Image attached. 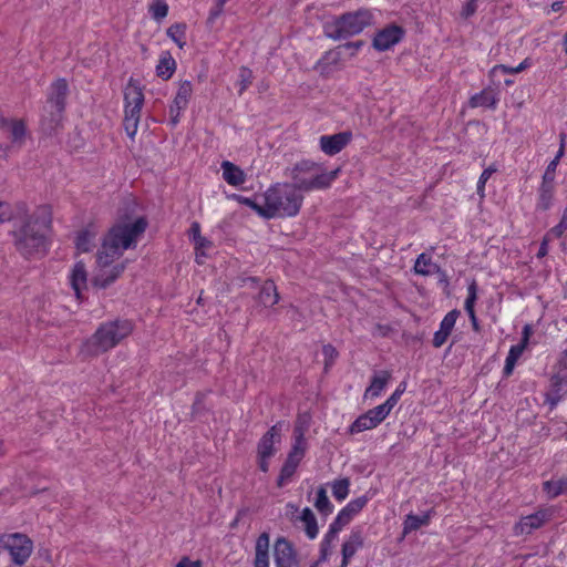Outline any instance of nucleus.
I'll list each match as a JSON object with an SVG mask.
<instances>
[{"label": "nucleus", "mask_w": 567, "mask_h": 567, "mask_svg": "<svg viewBox=\"0 0 567 567\" xmlns=\"http://www.w3.org/2000/svg\"><path fill=\"white\" fill-rule=\"evenodd\" d=\"M146 227L145 218L140 217L132 224H116L109 230L96 254V267L92 278L94 287L105 289L120 278L126 264L118 259L125 250L136 246Z\"/></svg>", "instance_id": "1"}, {"label": "nucleus", "mask_w": 567, "mask_h": 567, "mask_svg": "<svg viewBox=\"0 0 567 567\" xmlns=\"http://www.w3.org/2000/svg\"><path fill=\"white\" fill-rule=\"evenodd\" d=\"M52 223L49 206H39L12 230L16 249L25 258L41 257L48 251V234Z\"/></svg>", "instance_id": "2"}, {"label": "nucleus", "mask_w": 567, "mask_h": 567, "mask_svg": "<svg viewBox=\"0 0 567 567\" xmlns=\"http://www.w3.org/2000/svg\"><path fill=\"white\" fill-rule=\"evenodd\" d=\"M69 84L65 79H58L47 90L45 102L40 113V130L51 137L63 126Z\"/></svg>", "instance_id": "3"}, {"label": "nucleus", "mask_w": 567, "mask_h": 567, "mask_svg": "<svg viewBox=\"0 0 567 567\" xmlns=\"http://www.w3.org/2000/svg\"><path fill=\"white\" fill-rule=\"evenodd\" d=\"M133 331V323L126 319L107 321L83 342L81 353L85 357H96L115 348L122 340Z\"/></svg>", "instance_id": "4"}, {"label": "nucleus", "mask_w": 567, "mask_h": 567, "mask_svg": "<svg viewBox=\"0 0 567 567\" xmlns=\"http://www.w3.org/2000/svg\"><path fill=\"white\" fill-rule=\"evenodd\" d=\"M262 199L265 218H282L296 216L301 208L303 197L290 184H279L270 187Z\"/></svg>", "instance_id": "5"}, {"label": "nucleus", "mask_w": 567, "mask_h": 567, "mask_svg": "<svg viewBox=\"0 0 567 567\" xmlns=\"http://www.w3.org/2000/svg\"><path fill=\"white\" fill-rule=\"evenodd\" d=\"M338 174L339 169L327 171L317 163L301 161L291 168L290 176L293 181L291 186H293L297 192L324 189L332 184Z\"/></svg>", "instance_id": "6"}, {"label": "nucleus", "mask_w": 567, "mask_h": 567, "mask_svg": "<svg viewBox=\"0 0 567 567\" xmlns=\"http://www.w3.org/2000/svg\"><path fill=\"white\" fill-rule=\"evenodd\" d=\"M373 21L374 16L371 10L360 9L328 21L324 24V32L329 38L339 40L359 34Z\"/></svg>", "instance_id": "7"}, {"label": "nucleus", "mask_w": 567, "mask_h": 567, "mask_svg": "<svg viewBox=\"0 0 567 567\" xmlns=\"http://www.w3.org/2000/svg\"><path fill=\"white\" fill-rule=\"evenodd\" d=\"M0 548L6 550L16 566H23L33 553L32 539L22 533H8L0 536Z\"/></svg>", "instance_id": "8"}, {"label": "nucleus", "mask_w": 567, "mask_h": 567, "mask_svg": "<svg viewBox=\"0 0 567 567\" xmlns=\"http://www.w3.org/2000/svg\"><path fill=\"white\" fill-rule=\"evenodd\" d=\"M305 432L306 430L303 429V426L299 424L296 425L293 430V442L291 445V450L278 477L279 486H284L292 477L300 462L305 457L306 451L308 449Z\"/></svg>", "instance_id": "9"}, {"label": "nucleus", "mask_w": 567, "mask_h": 567, "mask_svg": "<svg viewBox=\"0 0 567 567\" xmlns=\"http://www.w3.org/2000/svg\"><path fill=\"white\" fill-rule=\"evenodd\" d=\"M390 413L391 412L383 404L370 409L364 414L355 419V421L350 425L349 432L351 434H357L375 429L389 416Z\"/></svg>", "instance_id": "10"}, {"label": "nucleus", "mask_w": 567, "mask_h": 567, "mask_svg": "<svg viewBox=\"0 0 567 567\" xmlns=\"http://www.w3.org/2000/svg\"><path fill=\"white\" fill-rule=\"evenodd\" d=\"M403 35L404 30L401 27L390 24L375 33L372 45L378 51H386L399 43Z\"/></svg>", "instance_id": "11"}, {"label": "nucleus", "mask_w": 567, "mask_h": 567, "mask_svg": "<svg viewBox=\"0 0 567 567\" xmlns=\"http://www.w3.org/2000/svg\"><path fill=\"white\" fill-rule=\"evenodd\" d=\"M274 556L276 567H297L298 560L296 551L290 542L280 537L276 540L274 546Z\"/></svg>", "instance_id": "12"}, {"label": "nucleus", "mask_w": 567, "mask_h": 567, "mask_svg": "<svg viewBox=\"0 0 567 567\" xmlns=\"http://www.w3.org/2000/svg\"><path fill=\"white\" fill-rule=\"evenodd\" d=\"M281 441V424L274 425L259 441L258 456L271 457L276 453V443Z\"/></svg>", "instance_id": "13"}, {"label": "nucleus", "mask_w": 567, "mask_h": 567, "mask_svg": "<svg viewBox=\"0 0 567 567\" xmlns=\"http://www.w3.org/2000/svg\"><path fill=\"white\" fill-rule=\"evenodd\" d=\"M69 282L76 299H81L82 292L87 288V272L83 261H78L69 274Z\"/></svg>", "instance_id": "14"}, {"label": "nucleus", "mask_w": 567, "mask_h": 567, "mask_svg": "<svg viewBox=\"0 0 567 567\" xmlns=\"http://www.w3.org/2000/svg\"><path fill=\"white\" fill-rule=\"evenodd\" d=\"M363 546V536L360 529H352L342 544V563L341 567H347L350 559Z\"/></svg>", "instance_id": "15"}, {"label": "nucleus", "mask_w": 567, "mask_h": 567, "mask_svg": "<svg viewBox=\"0 0 567 567\" xmlns=\"http://www.w3.org/2000/svg\"><path fill=\"white\" fill-rule=\"evenodd\" d=\"M457 316L458 312L456 310L450 311L449 313L445 315V317L440 323V329L434 333L433 337V346L435 348H440L446 342L449 336L451 334L455 326Z\"/></svg>", "instance_id": "16"}, {"label": "nucleus", "mask_w": 567, "mask_h": 567, "mask_svg": "<svg viewBox=\"0 0 567 567\" xmlns=\"http://www.w3.org/2000/svg\"><path fill=\"white\" fill-rule=\"evenodd\" d=\"M391 380V373L389 371L377 372L371 380L370 385L364 391L365 400H374L379 398L385 390L389 381Z\"/></svg>", "instance_id": "17"}, {"label": "nucleus", "mask_w": 567, "mask_h": 567, "mask_svg": "<svg viewBox=\"0 0 567 567\" xmlns=\"http://www.w3.org/2000/svg\"><path fill=\"white\" fill-rule=\"evenodd\" d=\"M547 519L546 512H537L530 515H527L523 517L516 525H515V534H529L532 530L540 527L544 522Z\"/></svg>", "instance_id": "18"}, {"label": "nucleus", "mask_w": 567, "mask_h": 567, "mask_svg": "<svg viewBox=\"0 0 567 567\" xmlns=\"http://www.w3.org/2000/svg\"><path fill=\"white\" fill-rule=\"evenodd\" d=\"M269 535L267 533L259 535L255 545L254 567H269Z\"/></svg>", "instance_id": "19"}, {"label": "nucleus", "mask_w": 567, "mask_h": 567, "mask_svg": "<svg viewBox=\"0 0 567 567\" xmlns=\"http://www.w3.org/2000/svg\"><path fill=\"white\" fill-rule=\"evenodd\" d=\"M97 229L90 225L78 233L75 238V247L78 252H89L95 247Z\"/></svg>", "instance_id": "20"}, {"label": "nucleus", "mask_w": 567, "mask_h": 567, "mask_svg": "<svg viewBox=\"0 0 567 567\" xmlns=\"http://www.w3.org/2000/svg\"><path fill=\"white\" fill-rule=\"evenodd\" d=\"M124 102L128 106H140L144 104V93L140 82L133 78L128 80V83L124 90Z\"/></svg>", "instance_id": "21"}, {"label": "nucleus", "mask_w": 567, "mask_h": 567, "mask_svg": "<svg viewBox=\"0 0 567 567\" xmlns=\"http://www.w3.org/2000/svg\"><path fill=\"white\" fill-rule=\"evenodd\" d=\"M297 520L302 523L303 530L309 539H315L319 534L317 518L309 507H305L298 515Z\"/></svg>", "instance_id": "22"}, {"label": "nucleus", "mask_w": 567, "mask_h": 567, "mask_svg": "<svg viewBox=\"0 0 567 567\" xmlns=\"http://www.w3.org/2000/svg\"><path fill=\"white\" fill-rule=\"evenodd\" d=\"M223 178L231 186H239L245 183V173L236 165L228 161L221 163Z\"/></svg>", "instance_id": "23"}, {"label": "nucleus", "mask_w": 567, "mask_h": 567, "mask_svg": "<svg viewBox=\"0 0 567 567\" xmlns=\"http://www.w3.org/2000/svg\"><path fill=\"white\" fill-rule=\"evenodd\" d=\"M176 70V62L168 51H163L156 65V75L163 80L173 76Z\"/></svg>", "instance_id": "24"}, {"label": "nucleus", "mask_w": 567, "mask_h": 567, "mask_svg": "<svg viewBox=\"0 0 567 567\" xmlns=\"http://www.w3.org/2000/svg\"><path fill=\"white\" fill-rule=\"evenodd\" d=\"M498 99L495 92L491 89H485L471 97L470 104L472 107H487L495 109Z\"/></svg>", "instance_id": "25"}, {"label": "nucleus", "mask_w": 567, "mask_h": 567, "mask_svg": "<svg viewBox=\"0 0 567 567\" xmlns=\"http://www.w3.org/2000/svg\"><path fill=\"white\" fill-rule=\"evenodd\" d=\"M258 299L264 307H272L279 301V295L272 281H266L262 285Z\"/></svg>", "instance_id": "26"}, {"label": "nucleus", "mask_w": 567, "mask_h": 567, "mask_svg": "<svg viewBox=\"0 0 567 567\" xmlns=\"http://www.w3.org/2000/svg\"><path fill=\"white\" fill-rule=\"evenodd\" d=\"M526 348L527 347L522 343L511 347L503 370L505 377H509L513 373L517 361L519 360Z\"/></svg>", "instance_id": "27"}, {"label": "nucleus", "mask_w": 567, "mask_h": 567, "mask_svg": "<svg viewBox=\"0 0 567 567\" xmlns=\"http://www.w3.org/2000/svg\"><path fill=\"white\" fill-rule=\"evenodd\" d=\"M414 270L417 275L431 276L439 271V266L426 254H421L415 261Z\"/></svg>", "instance_id": "28"}, {"label": "nucleus", "mask_w": 567, "mask_h": 567, "mask_svg": "<svg viewBox=\"0 0 567 567\" xmlns=\"http://www.w3.org/2000/svg\"><path fill=\"white\" fill-rule=\"evenodd\" d=\"M430 518V513H425L423 515L409 514L403 523V534H410L422 526L429 525Z\"/></svg>", "instance_id": "29"}, {"label": "nucleus", "mask_w": 567, "mask_h": 567, "mask_svg": "<svg viewBox=\"0 0 567 567\" xmlns=\"http://www.w3.org/2000/svg\"><path fill=\"white\" fill-rule=\"evenodd\" d=\"M315 506L323 515H329L333 511V505L328 498L326 488L322 486L317 491Z\"/></svg>", "instance_id": "30"}, {"label": "nucleus", "mask_w": 567, "mask_h": 567, "mask_svg": "<svg viewBox=\"0 0 567 567\" xmlns=\"http://www.w3.org/2000/svg\"><path fill=\"white\" fill-rule=\"evenodd\" d=\"M564 155V144H560V147L558 152L556 153L555 157L550 161V163L547 165L546 171L543 175V182L547 184H554L555 182V174L558 166V163L560 158Z\"/></svg>", "instance_id": "31"}, {"label": "nucleus", "mask_w": 567, "mask_h": 567, "mask_svg": "<svg viewBox=\"0 0 567 567\" xmlns=\"http://www.w3.org/2000/svg\"><path fill=\"white\" fill-rule=\"evenodd\" d=\"M331 489L333 497L342 502L344 501L350 492V481L348 478L336 480L331 483Z\"/></svg>", "instance_id": "32"}, {"label": "nucleus", "mask_w": 567, "mask_h": 567, "mask_svg": "<svg viewBox=\"0 0 567 567\" xmlns=\"http://www.w3.org/2000/svg\"><path fill=\"white\" fill-rule=\"evenodd\" d=\"M553 194L554 184H547L543 182L539 189V198L537 206L543 210L548 209L551 205Z\"/></svg>", "instance_id": "33"}, {"label": "nucleus", "mask_w": 567, "mask_h": 567, "mask_svg": "<svg viewBox=\"0 0 567 567\" xmlns=\"http://www.w3.org/2000/svg\"><path fill=\"white\" fill-rule=\"evenodd\" d=\"M544 491L550 498H555L558 495L563 494L567 491V481L566 480H557V481H546L544 483Z\"/></svg>", "instance_id": "34"}, {"label": "nucleus", "mask_w": 567, "mask_h": 567, "mask_svg": "<svg viewBox=\"0 0 567 567\" xmlns=\"http://www.w3.org/2000/svg\"><path fill=\"white\" fill-rule=\"evenodd\" d=\"M477 299V287L475 282H472L467 288V297L464 303L465 311L467 312L468 317L474 318V307Z\"/></svg>", "instance_id": "35"}, {"label": "nucleus", "mask_w": 567, "mask_h": 567, "mask_svg": "<svg viewBox=\"0 0 567 567\" xmlns=\"http://www.w3.org/2000/svg\"><path fill=\"white\" fill-rule=\"evenodd\" d=\"M368 502L369 498L367 496H360L350 501L343 508L354 518L365 507Z\"/></svg>", "instance_id": "36"}, {"label": "nucleus", "mask_w": 567, "mask_h": 567, "mask_svg": "<svg viewBox=\"0 0 567 567\" xmlns=\"http://www.w3.org/2000/svg\"><path fill=\"white\" fill-rule=\"evenodd\" d=\"M168 6L163 0H154L150 6V13L153 19L161 21L167 16Z\"/></svg>", "instance_id": "37"}, {"label": "nucleus", "mask_w": 567, "mask_h": 567, "mask_svg": "<svg viewBox=\"0 0 567 567\" xmlns=\"http://www.w3.org/2000/svg\"><path fill=\"white\" fill-rule=\"evenodd\" d=\"M406 390V383L401 382L398 388L394 390V392L383 402L382 404L391 412L392 409L398 404L400 401L402 394Z\"/></svg>", "instance_id": "38"}, {"label": "nucleus", "mask_w": 567, "mask_h": 567, "mask_svg": "<svg viewBox=\"0 0 567 567\" xmlns=\"http://www.w3.org/2000/svg\"><path fill=\"white\" fill-rule=\"evenodd\" d=\"M194 244L196 251V259L202 262V258L207 256V252L212 249L213 244L205 237L196 240Z\"/></svg>", "instance_id": "39"}, {"label": "nucleus", "mask_w": 567, "mask_h": 567, "mask_svg": "<svg viewBox=\"0 0 567 567\" xmlns=\"http://www.w3.org/2000/svg\"><path fill=\"white\" fill-rule=\"evenodd\" d=\"M353 517L350 516L344 508L340 509L337 514L336 518L332 520V525L336 526L339 530H342L347 525L352 522Z\"/></svg>", "instance_id": "40"}, {"label": "nucleus", "mask_w": 567, "mask_h": 567, "mask_svg": "<svg viewBox=\"0 0 567 567\" xmlns=\"http://www.w3.org/2000/svg\"><path fill=\"white\" fill-rule=\"evenodd\" d=\"M353 517L350 516L344 508L340 509L337 514L336 518L332 520V525L336 526L339 530H342L347 525L352 522Z\"/></svg>", "instance_id": "41"}, {"label": "nucleus", "mask_w": 567, "mask_h": 567, "mask_svg": "<svg viewBox=\"0 0 567 567\" xmlns=\"http://www.w3.org/2000/svg\"><path fill=\"white\" fill-rule=\"evenodd\" d=\"M352 133L350 131H344L333 135H322L319 142H349L352 140Z\"/></svg>", "instance_id": "42"}, {"label": "nucleus", "mask_w": 567, "mask_h": 567, "mask_svg": "<svg viewBox=\"0 0 567 567\" xmlns=\"http://www.w3.org/2000/svg\"><path fill=\"white\" fill-rule=\"evenodd\" d=\"M138 122H140V120H136V117L132 118V117L124 116L123 126L126 132V136L128 138H131V140L134 138L136 131H137Z\"/></svg>", "instance_id": "43"}, {"label": "nucleus", "mask_w": 567, "mask_h": 567, "mask_svg": "<svg viewBox=\"0 0 567 567\" xmlns=\"http://www.w3.org/2000/svg\"><path fill=\"white\" fill-rule=\"evenodd\" d=\"M252 80V73L250 70L243 68L239 72V92L241 93L245 91L251 83Z\"/></svg>", "instance_id": "44"}, {"label": "nucleus", "mask_w": 567, "mask_h": 567, "mask_svg": "<svg viewBox=\"0 0 567 567\" xmlns=\"http://www.w3.org/2000/svg\"><path fill=\"white\" fill-rule=\"evenodd\" d=\"M238 200L243 203L244 205L252 208L258 215L264 217L262 209H264V203L260 204L256 199L248 198V197H238Z\"/></svg>", "instance_id": "45"}, {"label": "nucleus", "mask_w": 567, "mask_h": 567, "mask_svg": "<svg viewBox=\"0 0 567 567\" xmlns=\"http://www.w3.org/2000/svg\"><path fill=\"white\" fill-rule=\"evenodd\" d=\"M12 218V209L8 203L0 202V224Z\"/></svg>", "instance_id": "46"}, {"label": "nucleus", "mask_w": 567, "mask_h": 567, "mask_svg": "<svg viewBox=\"0 0 567 567\" xmlns=\"http://www.w3.org/2000/svg\"><path fill=\"white\" fill-rule=\"evenodd\" d=\"M341 530H339L336 526H333L332 524L329 525V529L328 532L324 534L322 540L326 542V544L328 543H331L333 545V543L337 540L338 538V535Z\"/></svg>", "instance_id": "47"}, {"label": "nucleus", "mask_w": 567, "mask_h": 567, "mask_svg": "<svg viewBox=\"0 0 567 567\" xmlns=\"http://www.w3.org/2000/svg\"><path fill=\"white\" fill-rule=\"evenodd\" d=\"M477 9V2L476 0H470L465 3V6L463 7L462 11H461V16L463 18H468L471 17L472 14L475 13Z\"/></svg>", "instance_id": "48"}, {"label": "nucleus", "mask_w": 567, "mask_h": 567, "mask_svg": "<svg viewBox=\"0 0 567 567\" xmlns=\"http://www.w3.org/2000/svg\"><path fill=\"white\" fill-rule=\"evenodd\" d=\"M566 230H567V224H566V223H564V221L560 219L559 224H558V225H556L555 227H553V228L548 231L547 236H548V237H550V238H551V237H557V238H558V237L563 236V234H564Z\"/></svg>", "instance_id": "49"}, {"label": "nucleus", "mask_w": 567, "mask_h": 567, "mask_svg": "<svg viewBox=\"0 0 567 567\" xmlns=\"http://www.w3.org/2000/svg\"><path fill=\"white\" fill-rule=\"evenodd\" d=\"M489 179L488 172H483L478 178L477 182V194L481 198L485 196V185L486 182Z\"/></svg>", "instance_id": "50"}, {"label": "nucleus", "mask_w": 567, "mask_h": 567, "mask_svg": "<svg viewBox=\"0 0 567 567\" xmlns=\"http://www.w3.org/2000/svg\"><path fill=\"white\" fill-rule=\"evenodd\" d=\"M344 144H321V150L328 155H334L341 152Z\"/></svg>", "instance_id": "51"}, {"label": "nucleus", "mask_w": 567, "mask_h": 567, "mask_svg": "<svg viewBox=\"0 0 567 567\" xmlns=\"http://www.w3.org/2000/svg\"><path fill=\"white\" fill-rule=\"evenodd\" d=\"M141 111H142V107L137 106H128V105H124V116H127V117H136V120H140L141 117Z\"/></svg>", "instance_id": "52"}, {"label": "nucleus", "mask_w": 567, "mask_h": 567, "mask_svg": "<svg viewBox=\"0 0 567 567\" xmlns=\"http://www.w3.org/2000/svg\"><path fill=\"white\" fill-rule=\"evenodd\" d=\"M498 73L513 74L512 66H507V65H505V64H497V65H494V66L491 69V74H492L493 76H496Z\"/></svg>", "instance_id": "53"}, {"label": "nucleus", "mask_w": 567, "mask_h": 567, "mask_svg": "<svg viewBox=\"0 0 567 567\" xmlns=\"http://www.w3.org/2000/svg\"><path fill=\"white\" fill-rule=\"evenodd\" d=\"M299 508L296 504L288 503L286 505V516L289 517L291 520H297Z\"/></svg>", "instance_id": "54"}, {"label": "nucleus", "mask_w": 567, "mask_h": 567, "mask_svg": "<svg viewBox=\"0 0 567 567\" xmlns=\"http://www.w3.org/2000/svg\"><path fill=\"white\" fill-rule=\"evenodd\" d=\"M189 237L193 243L203 238V236L200 235V227L197 223L192 224L190 229H189Z\"/></svg>", "instance_id": "55"}, {"label": "nucleus", "mask_w": 567, "mask_h": 567, "mask_svg": "<svg viewBox=\"0 0 567 567\" xmlns=\"http://www.w3.org/2000/svg\"><path fill=\"white\" fill-rule=\"evenodd\" d=\"M533 65V62L529 58H526L523 60L517 66L512 68L513 74L519 73L525 71L526 69L530 68Z\"/></svg>", "instance_id": "56"}, {"label": "nucleus", "mask_w": 567, "mask_h": 567, "mask_svg": "<svg viewBox=\"0 0 567 567\" xmlns=\"http://www.w3.org/2000/svg\"><path fill=\"white\" fill-rule=\"evenodd\" d=\"M550 237H548L547 235L544 237L542 244H540V247H539V250L537 252V257L538 258H543L547 255L548 252V243L550 241Z\"/></svg>", "instance_id": "57"}, {"label": "nucleus", "mask_w": 567, "mask_h": 567, "mask_svg": "<svg viewBox=\"0 0 567 567\" xmlns=\"http://www.w3.org/2000/svg\"><path fill=\"white\" fill-rule=\"evenodd\" d=\"M532 332H533V330L529 324L524 326L523 331H522V340L519 343L527 347L528 342H529V338L532 336Z\"/></svg>", "instance_id": "58"}, {"label": "nucleus", "mask_w": 567, "mask_h": 567, "mask_svg": "<svg viewBox=\"0 0 567 567\" xmlns=\"http://www.w3.org/2000/svg\"><path fill=\"white\" fill-rule=\"evenodd\" d=\"M179 567H202V561L196 559L183 558L179 560Z\"/></svg>", "instance_id": "59"}, {"label": "nucleus", "mask_w": 567, "mask_h": 567, "mask_svg": "<svg viewBox=\"0 0 567 567\" xmlns=\"http://www.w3.org/2000/svg\"><path fill=\"white\" fill-rule=\"evenodd\" d=\"M332 546L333 545L331 543L326 544L324 540H321V544H320L321 559H323V560L327 559L328 555L331 551Z\"/></svg>", "instance_id": "60"}, {"label": "nucleus", "mask_w": 567, "mask_h": 567, "mask_svg": "<svg viewBox=\"0 0 567 567\" xmlns=\"http://www.w3.org/2000/svg\"><path fill=\"white\" fill-rule=\"evenodd\" d=\"M323 354L326 357L327 360H329L330 362L333 361V359L336 358L337 355V351L333 347L331 346H324L323 347Z\"/></svg>", "instance_id": "61"}, {"label": "nucleus", "mask_w": 567, "mask_h": 567, "mask_svg": "<svg viewBox=\"0 0 567 567\" xmlns=\"http://www.w3.org/2000/svg\"><path fill=\"white\" fill-rule=\"evenodd\" d=\"M228 0H216V8L212 11L210 13V18L214 19L216 17H218L223 10V7L224 4L227 2Z\"/></svg>", "instance_id": "62"}, {"label": "nucleus", "mask_w": 567, "mask_h": 567, "mask_svg": "<svg viewBox=\"0 0 567 567\" xmlns=\"http://www.w3.org/2000/svg\"><path fill=\"white\" fill-rule=\"evenodd\" d=\"M192 89L188 82L179 84V97H186L190 94Z\"/></svg>", "instance_id": "63"}, {"label": "nucleus", "mask_w": 567, "mask_h": 567, "mask_svg": "<svg viewBox=\"0 0 567 567\" xmlns=\"http://www.w3.org/2000/svg\"><path fill=\"white\" fill-rule=\"evenodd\" d=\"M167 34L168 37L177 43V24H172L168 29H167Z\"/></svg>", "instance_id": "64"}]
</instances>
